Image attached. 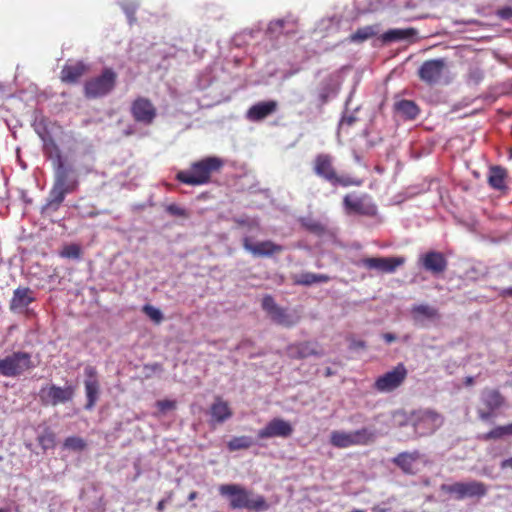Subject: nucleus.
Listing matches in <instances>:
<instances>
[{"label": "nucleus", "mask_w": 512, "mask_h": 512, "mask_svg": "<svg viewBox=\"0 0 512 512\" xmlns=\"http://www.w3.org/2000/svg\"><path fill=\"white\" fill-rule=\"evenodd\" d=\"M448 68L444 58L430 59L424 61L418 69V77L428 85L437 84Z\"/></svg>", "instance_id": "f8f14e48"}, {"label": "nucleus", "mask_w": 512, "mask_h": 512, "mask_svg": "<svg viewBox=\"0 0 512 512\" xmlns=\"http://www.w3.org/2000/svg\"><path fill=\"white\" fill-rule=\"evenodd\" d=\"M421 456L422 455L418 450H414L412 452H401L391 461L400 468L403 473L414 475L416 474L415 463L421 459Z\"/></svg>", "instance_id": "5701e85b"}, {"label": "nucleus", "mask_w": 512, "mask_h": 512, "mask_svg": "<svg viewBox=\"0 0 512 512\" xmlns=\"http://www.w3.org/2000/svg\"><path fill=\"white\" fill-rule=\"evenodd\" d=\"M496 15L503 20H509L512 18V7L500 8L496 11Z\"/></svg>", "instance_id": "09e8293b"}, {"label": "nucleus", "mask_w": 512, "mask_h": 512, "mask_svg": "<svg viewBox=\"0 0 512 512\" xmlns=\"http://www.w3.org/2000/svg\"><path fill=\"white\" fill-rule=\"evenodd\" d=\"M376 32L371 26H366L357 29L355 33L351 35V40L354 42H363L373 36H375Z\"/></svg>", "instance_id": "ea45409f"}, {"label": "nucleus", "mask_w": 512, "mask_h": 512, "mask_svg": "<svg viewBox=\"0 0 512 512\" xmlns=\"http://www.w3.org/2000/svg\"><path fill=\"white\" fill-rule=\"evenodd\" d=\"M218 490L222 497L229 500V507L232 510L247 509L261 512L269 507L264 496L256 495L240 484H222Z\"/></svg>", "instance_id": "f03ea898"}, {"label": "nucleus", "mask_w": 512, "mask_h": 512, "mask_svg": "<svg viewBox=\"0 0 512 512\" xmlns=\"http://www.w3.org/2000/svg\"><path fill=\"white\" fill-rule=\"evenodd\" d=\"M286 355L290 359L302 360L310 356L320 357L323 355L319 345L312 341H301L289 344L285 349Z\"/></svg>", "instance_id": "f3484780"}, {"label": "nucleus", "mask_w": 512, "mask_h": 512, "mask_svg": "<svg viewBox=\"0 0 512 512\" xmlns=\"http://www.w3.org/2000/svg\"><path fill=\"white\" fill-rule=\"evenodd\" d=\"M440 490L456 500L465 498H482L488 493V486L477 480L468 482H455L453 484H442Z\"/></svg>", "instance_id": "423d86ee"}, {"label": "nucleus", "mask_w": 512, "mask_h": 512, "mask_svg": "<svg viewBox=\"0 0 512 512\" xmlns=\"http://www.w3.org/2000/svg\"><path fill=\"white\" fill-rule=\"evenodd\" d=\"M38 444L46 451L55 447L56 437L50 429H45L37 438Z\"/></svg>", "instance_id": "e433bc0d"}, {"label": "nucleus", "mask_w": 512, "mask_h": 512, "mask_svg": "<svg viewBox=\"0 0 512 512\" xmlns=\"http://www.w3.org/2000/svg\"><path fill=\"white\" fill-rule=\"evenodd\" d=\"M146 369H151L152 371H161L163 369L162 364L160 363H153L149 365H145Z\"/></svg>", "instance_id": "6e6d98bb"}, {"label": "nucleus", "mask_w": 512, "mask_h": 512, "mask_svg": "<svg viewBox=\"0 0 512 512\" xmlns=\"http://www.w3.org/2000/svg\"><path fill=\"white\" fill-rule=\"evenodd\" d=\"M0 512H4V510H3V509H0Z\"/></svg>", "instance_id": "338daca9"}, {"label": "nucleus", "mask_w": 512, "mask_h": 512, "mask_svg": "<svg viewBox=\"0 0 512 512\" xmlns=\"http://www.w3.org/2000/svg\"><path fill=\"white\" fill-rule=\"evenodd\" d=\"M198 497V493L196 491H192L188 495V500L193 501Z\"/></svg>", "instance_id": "0e129e2a"}, {"label": "nucleus", "mask_w": 512, "mask_h": 512, "mask_svg": "<svg viewBox=\"0 0 512 512\" xmlns=\"http://www.w3.org/2000/svg\"><path fill=\"white\" fill-rule=\"evenodd\" d=\"M506 405V398L497 388L485 387L479 396L477 417L482 422H488Z\"/></svg>", "instance_id": "20e7f679"}, {"label": "nucleus", "mask_w": 512, "mask_h": 512, "mask_svg": "<svg viewBox=\"0 0 512 512\" xmlns=\"http://www.w3.org/2000/svg\"><path fill=\"white\" fill-rule=\"evenodd\" d=\"M234 222L239 226H247L250 228L255 224L254 222H249L248 220L243 218H234Z\"/></svg>", "instance_id": "3c124183"}, {"label": "nucleus", "mask_w": 512, "mask_h": 512, "mask_svg": "<svg viewBox=\"0 0 512 512\" xmlns=\"http://www.w3.org/2000/svg\"><path fill=\"white\" fill-rule=\"evenodd\" d=\"M330 444L338 449L352 447L348 431L334 430L330 434Z\"/></svg>", "instance_id": "72a5a7b5"}, {"label": "nucleus", "mask_w": 512, "mask_h": 512, "mask_svg": "<svg viewBox=\"0 0 512 512\" xmlns=\"http://www.w3.org/2000/svg\"><path fill=\"white\" fill-rule=\"evenodd\" d=\"M355 121H356V118L353 116L343 117V119L341 121V125L352 126Z\"/></svg>", "instance_id": "864d4df0"}, {"label": "nucleus", "mask_w": 512, "mask_h": 512, "mask_svg": "<svg viewBox=\"0 0 512 512\" xmlns=\"http://www.w3.org/2000/svg\"><path fill=\"white\" fill-rule=\"evenodd\" d=\"M505 436H507L505 425H499V426H495L490 431L481 435L480 439L483 441H492V440L496 441V440L503 439Z\"/></svg>", "instance_id": "4c0bfd02"}, {"label": "nucleus", "mask_w": 512, "mask_h": 512, "mask_svg": "<svg viewBox=\"0 0 512 512\" xmlns=\"http://www.w3.org/2000/svg\"><path fill=\"white\" fill-rule=\"evenodd\" d=\"M343 206L347 213H354L368 217L377 215V206L373 203L367 194L359 197L353 194H347L343 198Z\"/></svg>", "instance_id": "ddd939ff"}, {"label": "nucleus", "mask_w": 512, "mask_h": 512, "mask_svg": "<svg viewBox=\"0 0 512 512\" xmlns=\"http://www.w3.org/2000/svg\"><path fill=\"white\" fill-rule=\"evenodd\" d=\"M411 313L415 320L421 319H438L440 317L438 309L427 304L414 305Z\"/></svg>", "instance_id": "7c9ffc66"}, {"label": "nucleus", "mask_w": 512, "mask_h": 512, "mask_svg": "<svg viewBox=\"0 0 512 512\" xmlns=\"http://www.w3.org/2000/svg\"><path fill=\"white\" fill-rule=\"evenodd\" d=\"M349 341H350L349 348L351 350L365 349L366 348V343L363 340L349 339Z\"/></svg>", "instance_id": "8fccbe9b"}, {"label": "nucleus", "mask_w": 512, "mask_h": 512, "mask_svg": "<svg viewBox=\"0 0 512 512\" xmlns=\"http://www.w3.org/2000/svg\"><path fill=\"white\" fill-rule=\"evenodd\" d=\"M382 337L387 343H392L396 340V336L392 333H384Z\"/></svg>", "instance_id": "4d7b16f0"}, {"label": "nucleus", "mask_w": 512, "mask_h": 512, "mask_svg": "<svg viewBox=\"0 0 512 512\" xmlns=\"http://www.w3.org/2000/svg\"><path fill=\"white\" fill-rule=\"evenodd\" d=\"M35 301L34 293L29 287H18L13 291L10 310L15 311L28 307Z\"/></svg>", "instance_id": "393cba45"}, {"label": "nucleus", "mask_w": 512, "mask_h": 512, "mask_svg": "<svg viewBox=\"0 0 512 512\" xmlns=\"http://www.w3.org/2000/svg\"><path fill=\"white\" fill-rule=\"evenodd\" d=\"M416 33L417 31L414 28L390 29L383 33L381 38L383 42L389 43L412 38Z\"/></svg>", "instance_id": "c85d7f7f"}, {"label": "nucleus", "mask_w": 512, "mask_h": 512, "mask_svg": "<svg viewBox=\"0 0 512 512\" xmlns=\"http://www.w3.org/2000/svg\"><path fill=\"white\" fill-rule=\"evenodd\" d=\"M406 262L405 257H367L360 264L369 270H378L382 273H393Z\"/></svg>", "instance_id": "2eb2a0df"}, {"label": "nucleus", "mask_w": 512, "mask_h": 512, "mask_svg": "<svg viewBox=\"0 0 512 512\" xmlns=\"http://www.w3.org/2000/svg\"><path fill=\"white\" fill-rule=\"evenodd\" d=\"M464 384L466 386H472L474 385V377L472 376H467L465 379H464Z\"/></svg>", "instance_id": "680f3d73"}, {"label": "nucleus", "mask_w": 512, "mask_h": 512, "mask_svg": "<svg viewBox=\"0 0 512 512\" xmlns=\"http://www.w3.org/2000/svg\"><path fill=\"white\" fill-rule=\"evenodd\" d=\"M63 446L69 450L82 451L86 448V442L78 436H70L65 439Z\"/></svg>", "instance_id": "a19ab883"}, {"label": "nucleus", "mask_w": 512, "mask_h": 512, "mask_svg": "<svg viewBox=\"0 0 512 512\" xmlns=\"http://www.w3.org/2000/svg\"><path fill=\"white\" fill-rule=\"evenodd\" d=\"M177 402L175 400L163 399L156 402V407L159 409L161 414H165L167 411L176 409Z\"/></svg>", "instance_id": "a18cd8bd"}, {"label": "nucleus", "mask_w": 512, "mask_h": 512, "mask_svg": "<svg viewBox=\"0 0 512 512\" xmlns=\"http://www.w3.org/2000/svg\"><path fill=\"white\" fill-rule=\"evenodd\" d=\"M166 502H167V500L162 499V500H160V501L157 503V507H156V508H157V510H158L159 512H162V511L165 509Z\"/></svg>", "instance_id": "052dcab7"}, {"label": "nucleus", "mask_w": 512, "mask_h": 512, "mask_svg": "<svg viewBox=\"0 0 512 512\" xmlns=\"http://www.w3.org/2000/svg\"><path fill=\"white\" fill-rule=\"evenodd\" d=\"M165 211L169 215L175 216V217L188 218L190 216V213L186 208L181 207L175 203L166 205Z\"/></svg>", "instance_id": "79ce46f5"}, {"label": "nucleus", "mask_w": 512, "mask_h": 512, "mask_svg": "<svg viewBox=\"0 0 512 512\" xmlns=\"http://www.w3.org/2000/svg\"><path fill=\"white\" fill-rule=\"evenodd\" d=\"M130 114L136 123L150 126L158 116L154 103L147 97L137 96L130 104Z\"/></svg>", "instance_id": "9d476101"}, {"label": "nucleus", "mask_w": 512, "mask_h": 512, "mask_svg": "<svg viewBox=\"0 0 512 512\" xmlns=\"http://www.w3.org/2000/svg\"><path fill=\"white\" fill-rule=\"evenodd\" d=\"M85 374V394L87 397L86 409H92L99 396L100 384L98 381V373L94 366H86L84 369Z\"/></svg>", "instance_id": "a211bd4d"}, {"label": "nucleus", "mask_w": 512, "mask_h": 512, "mask_svg": "<svg viewBox=\"0 0 512 512\" xmlns=\"http://www.w3.org/2000/svg\"><path fill=\"white\" fill-rule=\"evenodd\" d=\"M333 374H334V372H333V370H332L331 368H329V367H328V368H326V370H325V376H326V377H330V376H332Z\"/></svg>", "instance_id": "69168bd1"}, {"label": "nucleus", "mask_w": 512, "mask_h": 512, "mask_svg": "<svg viewBox=\"0 0 512 512\" xmlns=\"http://www.w3.org/2000/svg\"><path fill=\"white\" fill-rule=\"evenodd\" d=\"M39 399L44 406H57L72 401L75 395V387L67 385L60 387L55 384L42 386L39 391Z\"/></svg>", "instance_id": "1a4fd4ad"}, {"label": "nucleus", "mask_w": 512, "mask_h": 512, "mask_svg": "<svg viewBox=\"0 0 512 512\" xmlns=\"http://www.w3.org/2000/svg\"><path fill=\"white\" fill-rule=\"evenodd\" d=\"M53 184L71 193L78 188L79 182L76 177L71 176V168L65 164H60L55 167Z\"/></svg>", "instance_id": "4be33fe9"}, {"label": "nucleus", "mask_w": 512, "mask_h": 512, "mask_svg": "<svg viewBox=\"0 0 512 512\" xmlns=\"http://www.w3.org/2000/svg\"><path fill=\"white\" fill-rule=\"evenodd\" d=\"M261 307L269 316H271L279 308L271 295H265L262 298Z\"/></svg>", "instance_id": "c03bdc74"}, {"label": "nucleus", "mask_w": 512, "mask_h": 512, "mask_svg": "<svg viewBox=\"0 0 512 512\" xmlns=\"http://www.w3.org/2000/svg\"><path fill=\"white\" fill-rule=\"evenodd\" d=\"M395 111L406 120H414L420 113L419 107L411 100H400L394 104Z\"/></svg>", "instance_id": "bb28decb"}, {"label": "nucleus", "mask_w": 512, "mask_h": 512, "mask_svg": "<svg viewBox=\"0 0 512 512\" xmlns=\"http://www.w3.org/2000/svg\"><path fill=\"white\" fill-rule=\"evenodd\" d=\"M142 311L145 313L146 316H148L156 324L161 323L163 320L162 312L150 304L144 305L142 308Z\"/></svg>", "instance_id": "37998d69"}, {"label": "nucleus", "mask_w": 512, "mask_h": 512, "mask_svg": "<svg viewBox=\"0 0 512 512\" xmlns=\"http://www.w3.org/2000/svg\"><path fill=\"white\" fill-rule=\"evenodd\" d=\"M116 82L117 73L112 68H105L100 75L85 82V96L92 99L106 96L115 88Z\"/></svg>", "instance_id": "39448f33"}, {"label": "nucleus", "mask_w": 512, "mask_h": 512, "mask_svg": "<svg viewBox=\"0 0 512 512\" xmlns=\"http://www.w3.org/2000/svg\"><path fill=\"white\" fill-rule=\"evenodd\" d=\"M304 226L306 227L307 230L317 234L324 232V226L317 221H309L307 223H304Z\"/></svg>", "instance_id": "49530a36"}, {"label": "nucleus", "mask_w": 512, "mask_h": 512, "mask_svg": "<svg viewBox=\"0 0 512 512\" xmlns=\"http://www.w3.org/2000/svg\"><path fill=\"white\" fill-rule=\"evenodd\" d=\"M506 170L500 166H494L490 169L488 183L494 189H503L505 187Z\"/></svg>", "instance_id": "473e14b6"}, {"label": "nucleus", "mask_w": 512, "mask_h": 512, "mask_svg": "<svg viewBox=\"0 0 512 512\" xmlns=\"http://www.w3.org/2000/svg\"><path fill=\"white\" fill-rule=\"evenodd\" d=\"M270 317L275 323L286 327H292L296 323V320L292 319L287 310L280 306Z\"/></svg>", "instance_id": "c9c22d12"}, {"label": "nucleus", "mask_w": 512, "mask_h": 512, "mask_svg": "<svg viewBox=\"0 0 512 512\" xmlns=\"http://www.w3.org/2000/svg\"><path fill=\"white\" fill-rule=\"evenodd\" d=\"M283 27H284V20L278 19V20L270 22V24L268 26V30L271 33H281Z\"/></svg>", "instance_id": "de8ad7c7"}, {"label": "nucleus", "mask_w": 512, "mask_h": 512, "mask_svg": "<svg viewBox=\"0 0 512 512\" xmlns=\"http://www.w3.org/2000/svg\"><path fill=\"white\" fill-rule=\"evenodd\" d=\"M69 192L65 190L64 188H60L53 184L50 192L48 201L46 204V209L57 211L59 206L62 204V202L65 199L66 194Z\"/></svg>", "instance_id": "2f4dec72"}, {"label": "nucleus", "mask_w": 512, "mask_h": 512, "mask_svg": "<svg viewBox=\"0 0 512 512\" xmlns=\"http://www.w3.org/2000/svg\"><path fill=\"white\" fill-rule=\"evenodd\" d=\"M88 71V67L82 62L66 63L60 72V80L65 84H76Z\"/></svg>", "instance_id": "b1692460"}, {"label": "nucleus", "mask_w": 512, "mask_h": 512, "mask_svg": "<svg viewBox=\"0 0 512 512\" xmlns=\"http://www.w3.org/2000/svg\"><path fill=\"white\" fill-rule=\"evenodd\" d=\"M372 512H390V509L381 505H376L372 508Z\"/></svg>", "instance_id": "13d9d810"}, {"label": "nucleus", "mask_w": 512, "mask_h": 512, "mask_svg": "<svg viewBox=\"0 0 512 512\" xmlns=\"http://www.w3.org/2000/svg\"><path fill=\"white\" fill-rule=\"evenodd\" d=\"M505 429L507 436H512V423L506 424Z\"/></svg>", "instance_id": "e2e57ef3"}, {"label": "nucleus", "mask_w": 512, "mask_h": 512, "mask_svg": "<svg viewBox=\"0 0 512 512\" xmlns=\"http://www.w3.org/2000/svg\"><path fill=\"white\" fill-rule=\"evenodd\" d=\"M311 170L315 176L333 188L359 187L363 184L360 178L340 173L335 165V157L329 153H318L311 162Z\"/></svg>", "instance_id": "f257e3e1"}, {"label": "nucleus", "mask_w": 512, "mask_h": 512, "mask_svg": "<svg viewBox=\"0 0 512 512\" xmlns=\"http://www.w3.org/2000/svg\"><path fill=\"white\" fill-rule=\"evenodd\" d=\"M500 467H501V469H507V468L512 469V456L507 458V459H504L500 463Z\"/></svg>", "instance_id": "5fc2aeb1"}, {"label": "nucleus", "mask_w": 512, "mask_h": 512, "mask_svg": "<svg viewBox=\"0 0 512 512\" xmlns=\"http://www.w3.org/2000/svg\"><path fill=\"white\" fill-rule=\"evenodd\" d=\"M33 367L31 355L27 352H13L0 359V374L5 377H18Z\"/></svg>", "instance_id": "0eeeda50"}, {"label": "nucleus", "mask_w": 512, "mask_h": 512, "mask_svg": "<svg viewBox=\"0 0 512 512\" xmlns=\"http://www.w3.org/2000/svg\"><path fill=\"white\" fill-rule=\"evenodd\" d=\"M243 248L251 253L254 257H272L275 254L283 252L284 247L272 240H264L260 242H253L249 236L242 238Z\"/></svg>", "instance_id": "4468645a"}, {"label": "nucleus", "mask_w": 512, "mask_h": 512, "mask_svg": "<svg viewBox=\"0 0 512 512\" xmlns=\"http://www.w3.org/2000/svg\"><path fill=\"white\" fill-rule=\"evenodd\" d=\"M445 417L434 409H422L413 414V426L421 435H431L440 429Z\"/></svg>", "instance_id": "6e6552de"}, {"label": "nucleus", "mask_w": 512, "mask_h": 512, "mask_svg": "<svg viewBox=\"0 0 512 512\" xmlns=\"http://www.w3.org/2000/svg\"><path fill=\"white\" fill-rule=\"evenodd\" d=\"M253 445V441L249 436L233 437L228 443L227 448L229 451H238L248 449Z\"/></svg>", "instance_id": "f704fd0d"}, {"label": "nucleus", "mask_w": 512, "mask_h": 512, "mask_svg": "<svg viewBox=\"0 0 512 512\" xmlns=\"http://www.w3.org/2000/svg\"><path fill=\"white\" fill-rule=\"evenodd\" d=\"M209 414L211 416L209 423L214 426L229 420L233 415V411L227 401L217 396L209 408Z\"/></svg>", "instance_id": "aec40b11"}, {"label": "nucleus", "mask_w": 512, "mask_h": 512, "mask_svg": "<svg viewBox=\"0 0 512 512\" xmlns=\"http://www.w3.org/2000/svg\"><path fill=\"white\" fill-rule=\"evenodd\" d=\"M330 277L325 274H315L311 272L301 273L294 276L293 281L296 285L310 286L314 283H326Z\"/></svg>", "instance_id": "c756f323"}, {"label": "nucleus", "mask_w": 512, "mask_h": 512, "mask_svg": "<svg viewBox=\"0 0 512 512\" xmlns=\"http://www.w3.org/2000/svg\"><path fill=\"white\" fill-rule=\"evenodd\" d=\"M43 140V153L48 159H50L53 162L54 167L60 164H64L61 150L55 142V140L51 137Z\"/></svg>", "instance_id": "cd10ccee"}, {"label": "nucleus", "mask_w": 512, "mask_h": 512, "mask_svg": "<svg viewBox=\"0 0 512 512\" xmlns=\"http://www.w3.org/2000/svg\"><path fill=\"white\" fill-rule=\"evenodd\" d=\"M499 296L502 298L512 297V286L501 289L499 292Z\"/></svg>", "instance_id": "603ef678"}, {"label": "nucleus", "mask_w": 512, "mask_h": 512, "mask_svg": "<svg viewBox=\"0 0 512 512\" xmlns=\"http://www.w3.org/2000/svg\"><path fill=\"white\" fill-rule=\"evenodd\" d=\"M81 254V247L78 244L65 245L59 252L60 257L67 259H80Z\"/></svg>", "instance_id": "58836bf2"}, {"label": "nucleus", "mask_w": 512, "mask_h": 512, "mask_svg": "<svg viewBox=\"0 0 512 512\" xmlns=\"http://www.w3.org/2000/svg\"><path fill=\"white\" fill-rule=\"evenodd\" d=\"M408 375L403 363L397 364L392 370L379 376L374 382V389L380 393H389L398 389L405 382Z\"/></svg>", "instance_id": "9b49d317"}, {"label": "nucleus", "mask_w": 512, "mask_h": 512, "mask_svg": "<svg viewBox=\"0 0 512 512\" xmlns=\"http://www.w3.org/2000/svg\"><path fill=\"white\" fill-rule=\"evenodd\" d=\"M224 165V161L215 156H209L199 161L193 162L189 170H182L176 174V180L179 182L198 186L207 184L211 175L219 171Z\"/></svg>", "instance_id": "7ed1b4c3"}, {"label": "nucleus", "mask_w": 512, "mask_h": 512, "mask_svg": "<svg viewBox=\"0 0 512 512\" xmlns=\"http://www.w3.org/2000/svg\"><path fill=\"white\" fill-rule=\"evenodd\" d=\"M293 426L287 420L276 417L271 419L262 429L258 431L259 439L273 437L288 438L293 434Z\"/></svg>", "instance_id": "dca6fc26"}, {"label": "nucleus", "mask_w": 512, "mask_h": 512, "mask_svg": "<svg viewBox=\"0 0 512 512\" xmlns=\"http://www.w3.org/2000/svg\"><path fill=\"white\" fill-rule=\"evenodd\" d=\"M277 109L278 102L276 100L261 101L247 110L246 117L252 122H259L274 114Z\"/></svg>", "instance_id": "412c9836"}, {"label": "nucleus", "mask_w": 512, "mask_h": 512, "mask_svg": "<svg viewBox=\"0 0 512 512\" xmlns=\"http://www.w3.org/2000/svg\"><path fill=\"white\" fill-rule=\"evenodd\" d=\"M419 262L424 270L433 275L444 273L448 266V261L443 253L437 251H428L419 258Z\"/></svg>", "instance_id": "6ab92c4d"}, {"label": "nucleus", "mask_w": 512, "mask_h": 512, "mask_svg": "<svg viewBox=\"0 0 512 512\" xmlns=\"http://www.w3.org/2000/svg\"><path fill=\"white\" fill-rule=\"evenodd\" d=\"M348 432L351 446H366L373 443L376 438L375 432L367 427H362L358 430Z\"/></svg>", "instance_id": "a878e982"}, {"label": "nucleus", "mask_w": 512, "mask_h": 512, "mask_svg": "<svg viewBox=\"0 0 512 512\" xmlns=\"http://www.w3.org/2000/svg\"><path fill=\"white\" fill-rule=\"evenodd\" d=\"M319 99H320L321 104L326 103V102H327V100H328V93H327V91H322V92L319 94Z\"/></svg>", "instance_id": "bf43d9fd"}]
</instances>
